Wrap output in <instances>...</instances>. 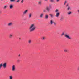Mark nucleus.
<instances>
[{"mask_svg":"<svg viewBox=\"0 0 79 79\" xmlns=\"http://www.w3.org/2000/svg\"><path fill=\"white\" fill-rule=\"evenodd\" d=\"M35 29H36V26H35V24H32L29 27V32H32L34 31Z\"/></svg>","mask_w":79,"mask_h":79,"instance_id":"obj_1","label":"nucleus"},{"mask_svg":"<svg viewBox=\"0 0 79 79\" xmlns=\"http://www.w3.org/2000/svg\"><path fill=\"white\" fill-rule=\"evenodd\" d=\"M64 36V37L70 40L71 39V37L69 36V34H65L64 35V33L63 32L62 33L61 36H63V35Z\"/></svg>","mask_w":79,"mask_h":79,"instance_id":"obj_2","label":"nucleus"},{"mask_svg":"<svg viewBox=\"0 0 79 79\" xmlns=\"http://www.w3.org/2000/svg\"><path fill=\"white\" fill-rule=\"evenodd\" d=\"M6 63H4L3 64H2V66L4 68H6Z\"/></svg>","mask_w":79,"mask_h":79,"instance_id":"obj_3","label":"nucleus"},{"mask_svg":"<svg viewBox=\"0 0 79 79\" xmlns=\"http://www.w3.org/2000/svg\"><path fill=\"white\" fill-rule=\"evenodd\" d=\"M27 12H28V10H26L23 12V15H26Z\"/></svg>","mask_w":79,"mask_h":79,"instance_id":"obj_4","label":"nucleus"},{"mask_svg":"<svg viewBox=\"0 0 79 79\" xmlns=\"http://www.w3.org/2000/svg\"><path fill=\"white\" fill-rule=\"evenodd\" d=\"M59 16H60V13L57 12L56 13L55 16L56 18H58V17H59Z\"/></svg>","mask_w":79,"mask_h":79,"instance_id":"obj_5","label":"nucleus"},{"mask_svg":"<svg viewBox=\"0 0 79 79\" xmlns=\"http://www.w3.org/2000/svg\"><path fill=\"white\" fill-rule=\"evenodd\" d=\"M13 24V23L12 22H10L8 23V26H11Z\"/></svg>","mask_w":79,"mask_h":79,"instance_id":"obj_6","label":"nucleus"},{"mask_svg":"<svg viewBox=\"0 0 79 79\" xmlns=\"http://www.w3.org/2000/svg\"><path fill=\"white\" fill-rule=\"evenodd\" d=\"M15 70V66L13 65L12 66V71H14Z\"/></svg>","mask_w":79,"mask_h":79,"instance_id":"obj_7","label":"nucleus"},{"mask_svg":"<svg viewBox=\"0 0 79 79\" xmlns=\"http://www.w3.org/2000/svg\"><path fill=\"white\" fill-rule=\"evenodd\" d=\"M38 4L39 5H42V1L40 0L38 2Z\"/></svg>","mask_w":79,"mask_h":79,"instance_id":"obj_8","label":"nucleus"},{"mask_svg":"<svg viewBox=\"0 0 79 79\" xmlns=\"http://www.w3.org/2000/svg\"><path fill=\"white\" fill-rule=\"evenodd\" d=\"M13 34H11L9 35V37L10 39H11V38H12V37H13Z\"/></svg>","mask_w":79,"mask_h":79,"instance_id":"obj_9","label":"nucleus"},{"mask_svg":"<svg viewBox=\"0 0 79 79\" xmlns=\"http://www.w3.org/2000/svg\"><path fill=\"white\" fill-rule=\"evenodd\" d=\"M49 15H50V17L51 18H53L54 17V15H53V14H49Z\"/></svg>","mask_w":79,"mask_h":79,"instance_id":"obj_10","label":"nucleus"},{"mask_svg":"<svg viewBox=\"0 0 79 79\" xmlns=\"http://www.w3.org/2000/svg\"><path fill=\"white\" fill-rule=\"evenodd\" d=\"M45 19H48V16L47 14H46L45 15Z\"/></svg>","mask_w":79,"mask_h":79,"instance_id":"obj_11","label":"nucleus"},{"mask_svg":"<svg viewBox=\"0 0 79 79\" xmlns=\"http://www.w3.org/2000/svg\"><path fill=\"white\" fill-rule=\"evenodd\" d=\"M43 13H42L40 16V18H42L43 17Z\"/></svg>","mask_w":79,"mask_h":79,"instance_id":"obj_12","label":"nucleus"},{"mask_svg":"<svg viewBox=\"0 0 79 79\" xmlns=\"http://www.w3.org/2000/svg\"><path fill=\"white\" fill-rule=\"evenodd\" d=\"M3 66V63H1L0 64V69L2 68V67Z\"/></svg>","mask_w":79,"mask_h":79,"instance_id":"obj_13","label":"nucleus"},{"mask_svg":"<svg viewBox=\"0 0 79 79\" xmlns=\"http://www.w3.org/2000/svg\"><path fill=\"white\" fill-rule=\"evenodd\" d=\"M50 23L51 25H52L53 24V22L52 20H51L50 21Z\"/></svg>","mask_w":79,"mask_h":79,"instance_id":"obj_14","label":"nucleus"},{"mask_svg":"<svg viewBox=\"0 0 79 79\" xmlns=\"http://www.w3.org/2000/svg\"><path fill=\"white\" fill-rule=\"evenodd\" d=\"M31 16H32V14L31 13L29 14V18H31Z\"/></svg>","mask_w":79,"mask_h":79,"instance_id":"obj_15","label":"nucleus"},{"mask_svg":"<svg viewBox=\"0 0 79 79\" xmlns=\"http://www.w3.org/2000/svg\"><path fill=\"white\" fill-rule=\"evenodd\" d=\"M46 10L48 11H50V8H49L48 7H47L46 8Z\"/></svg>","mask_w":79,"mask_h":79,"instance_id":"obj_16","label":"nucleus"},{"mask_svg":"<svg viewBox=\"0 0 79 79\" xmlns=\"http://www.w3.org/2000/svg\"><path fill=\"white\" fill-rule=\"evenodd\" d=\"M10 9H12V8H13V5L12 4H11L10 5Z\"/></svg>","mask_w":79,"mask_h":79,"instance_id":"obj_17","label":"nucleus"},{"mask_svg":"<svg viewBox=\"0 0 79 79\" xmlns=\"http://www.w3.org/2000/svg\"><path fill=\"white\" fill-rule=\"evenodd\" d=\"M53 24L54 25V26H56V23H55V22H53Z\"/></svg>","mask_w":79,"mask_h":79,"instance_id":"obj_18","label":"nucleus"},{"mask_svg":"<svg viewBox=\"0 0 79 79\" xmlns=\"http://www.w3.org/2000/svg\"><path fill=\"white\" fill-rule=\"evenodd\" d=\"M10 1L11 2H15L16 1V0H10Z\"/></svg>","mask_w":79,"mask_h":79,"instance_id":"obj_19","label":"nucleus"},{"mask_svg":"<svg viewBox=\"0 0 79 79\" xmlns=\"http://www.w3.org/2000/svg\"><path fill=\"white\" fill-rule=\"evenodd\" d=\"M9 79H13V77L12 76H10L9 77Z\"/></svg>","mask_w":79,"mask_h":79,"instance_id":"obj_20","label":"nucleus"},{"mask_svg":"<svg viewBox=\"0 0 79 79\" xmlns=\"http://www.w3.org/2000/svg\"><path fill=\"white\" fill-rule=\"evenodd\" d=\"M50 1L51 2H54L55 1L54 0H50Z\"/></svg>","mask_w":79,"mask_h":79,"instance_id":"obj_21","label":"nucleus"},{"mask_svg":"<svg viewBox=\"0 0 79 79\" xmlns=\"http://www.w3.org/2000/svg\"><path fill=\"white\" fill-rule=\"evenodd\" d=\"M55 13H57V12H58V10L56 9L55 11Z\"/></svg>","mask_w":79,"mask_h":79,"instance_id":"obj_22","label":"nucleus"},{"mask_svg":"<svg viewBox=\"0 0 79 79\" xmlns=\"http://www.w3.org/2000/svg\"><path fill=\"white\" fill-rule=\"evenodd\" d=\"M67 10H71V8L69 6L67 8Z\"/></svg>","mask_w":79,"mask_h":79,"instance_id":"obj_23","label":"nucleus"},{"mask_svg":"<svg viewBox=\"0 0 79 79\" xmlns=\"http://www.w3.org/2000/svg\"><path fill=\"white\" fill-rule=\"evenodd\" d=\"M64 52H67L68 51V50L67 49H64Z\"/></svg>","mask_w":79,"mask_h":79,"instance_id":"obj_24","label":"nucleus"},{"mask_svg":"<svg viewBox=\"0 0 79 79\" xmlns=\"http://www.w3.org/2000/svg\"><path fill=\"white\" fill-rule=\"evenodd\" d=\"M6 7H7V6H4V9H5V8H6Z\"/></svg>","mask_w":79,"mask_h":79,"instance_id":"obj_25","label":"nucleus"},{"mask_svg":"<svg viewBox=\"0 0 79 79\" xmlns=\"http://www.w3.org/2000/svg\"><path fill=\"white\" fill-rule=\"evenodd\" d=\"M68 15H70V14H71V12H69L68 13Z\"/></svg>","mask_w":79,"mask_h":79,"instance_id":"obj_26","label":"nucleus"},{"mask_svg":"<svg viewBox=\"0 0 79 79\" xmlns=\"http://www.w3.org/2000/svg\"><path fill=\"white\" fill-rule=\"evenodd\" d=\"M45 38L44 37H43L42 39V40H45Z\"/></svg>","mask_w":79,"mask_h":79,"instance_id":"obj_27","label":"nucleus"},{"mask_svg":"<svg viewBox=\"0 0 79 79\" xmlns=\"http://www.w3.org/2000/svg\"><path fill=\"white\" fill-rule=\"evenodd\" d=\"M28 43H29V44H31V40H29L28 41Z\"/></svg>","mask_w":79,"mask_h":79,"instance_id":"obj_28","label":"nucleus"},{"mask_svg":"<svg viewBox=\"0 0 79 79\" xmlns=\"http://www.w3.org/2000/svg\"><path fill=\"white\" fill-rule=\"evenodd\" d=\"M20 1V0H17L16 1V2L17 3H18V2H19Z\"/></svg>","mask_w":79,"mask_h":79,"instance_id":"obj_29","label":"nucleus"},{"mask_svg":"<svg viewBox=\"0 0 79 79\" xmlns=\"http://www.w3.org/2000/svg\"><path fill=\"white\" fill-rule=\"evenodd\" d=\"M23 2H24V0H22L21 1V3H23Z\"/></svg>","mask_w":79,"mask_h":79,"instance_id":"obj_30","label":"nucleus"},{"mask_svg":"<svg viewBox=\"0 0 79 79\" xmlns=\"http://www.w3.org/2000/svg\"><path fill=\"white\" fill-rule=\"evenodd\" d=\"M66 1H65L64 2V5H66Z\"/></svg>","mask_w":79,"mask_h":79,"instance_id":"obj_31","label":"nucleus"},{"mask_svg":"<svg viewBox=\"0 0 79 79\" xmlns=\"http://www.w3.org/2000/svg\"><path fill=\"white\" fill-rule=\"evenodd\" d=\"M60 0H56V1L57 2H58Z\"/></svg>","mask_w":79,"mask_h":79,"instance_id":"obj_32","label":"nucleus"},{"mask_svg":"<svg viewBox=\"0 0 79 79\" xmlns=\"http://www.w3.org/2000/svg\"><path fill=\"white\" fill-rule=\"evenodd\" d=\"M44 1H45V2H47V1H48V0H44Z\"/></svg>","mask_w":79,"mask_h":79,"instance_id":"obj_33","label":"nucleus"},{"mask_svg":"<svg viewBox=\"0 0 79 79\" xmlns=\"http://www.w3.org/2000/svg\"><path fill=\"white\" fill-rule=\"evenodd\" d=\"M45 11H46L45 10H43V12H45Z\"/></svg>","mask_w":79,"mask_h":79,"instance_id":"obj_34","label":"nucleus"},{"mask_svg":"<svg viewBox=\"0 0 79 79\" xmlns=\"http://www.w3.org/2000/svg\"><path fill=\"white\" fill-rule=\"evenodd\" d=\"M62 19H63L62 18H61V19H60V21H62Z\"/></svg>","mask_w":79,"mask_h":79,"instance_id":"obj_35","label":"nucleus"},{"mask_svg":"<svg viewBox=\"0 0 79 79\" xmlns=\"http://www.w3.org/2000/svg\"><path fill=\"white\" fill-rule=\"evenodd\" d=\"M68 6V4H67L66 6L67 7Z\"/></svg>","mask_w":79,"mask_h":79,"instance_id":"obj_36","label":"nucleus"},{"mask_svg":"<svg viewBox=\"0 0 79 79\" xmlns=\"http://www.w3.org/2000/svg\"><path fill=\"white\" fill-rule=\"evenodd\" d=\"M20 55H20V54L18 56H19H19H20Z\"/></svg>","mask_w":79,"mask_h":79,"instance_id":"obj_37","label":"nucleus"},{"mask_svg":"<svg viewBox=\"0 0 79 79\" xmlns=\"http://www.w3.org/2000/svg\"><path fill=\"white\" fill-rule=\"evenodd\" d=\"M77 70H79V67H78L77 69Z\"/></svg>","mask_w":79,"mask_h":79,"instance_id":"obj_38","label":"nucleus"},{"mask_svg":"<svg viewBox=\"0 0 79 79\" xmlns=\"http://www.w3.org/2000/svg\"><path fill=\"white\" fill-rule=\"evenodd\" d=\"M19 60H17V62H19Z\"/></svg>","mask_w":79,"mask_h":79,"instance_id":"obj_39","label":"nucleus"},{"mask_svg":"<svg viewBox=\"0 0 79 79\" xmlns=\"http://www.w3.org/2000/svg\"><path fill=\"white\" fill-rule=\"evenodd\" d=\"M78 13H79V10H78Z\"/></svg>","mask_w":79,"mask_h":79,"instance_id":"obj_40","label":"nucleus"},{"mask_svg":"<svg viewBox=\"0 0 79 79\" xmlns=\"http://www.w3.org/2000/svg\"><path fill=\"white\" fill-rule=\"evenodd\" d=\"M1 0V1H3V0Z\"/></svg>","mask_w":79,"mask_h":79,"instance_id":"obj_41","label":"nucleus"},{"mask_svg":"<svg viewBox=\"0 0 79 79\" xmlns=\"http://www.w3.org/2000/svg\"><path fill=\"white\" fill-rule=\"evenodd\" d=\"M0 13H1V12L0 11Z\"/></svg>","mask_w":79,"mask_h":79,"instance_id":"obj_42","label":"nucleus"}]
</instances>
